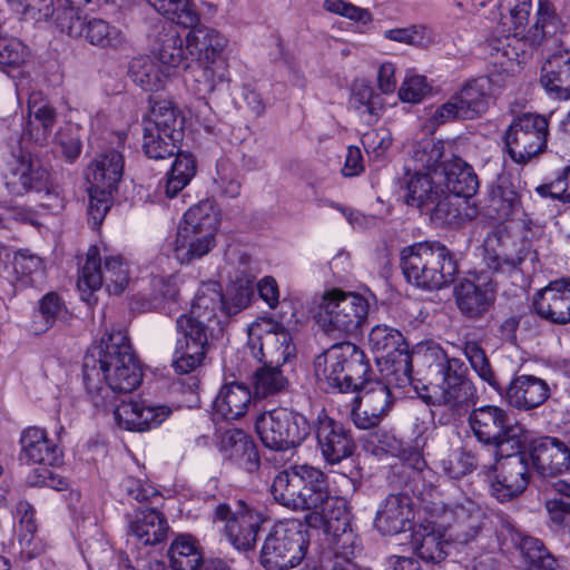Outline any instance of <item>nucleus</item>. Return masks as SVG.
I'll list each match as a JSON object with an SVG mask.
<instances>
[{
	"label": "nucleus",
	"instance_id": "nucleus-63",
	"mask_svg": "<svg viewBox=\"0 0 570 570\" xmlns=\"http://www.w3.org/2000/svg\"><path fill=\"white\" fill-rule=\"evenodd\" d=\"M11 264L14 279L21 282L23 285L31 284L33 282V275L41 274L43 271L42 259L31 254L28 249L16 252Z\"/></svg>",
	"mask_w": 570,
	"mask_h": 570
},
{
	"label": "nucleus",
	"instance_id": "nucleus-52",
	"mask_svg": "<svg viewBox=\"0 0 570 570\" xmlns=\"http://www.w3.org/2000/svg\"><path fill=\"white\" fill-rule=\"evenodd\" d=\"M81 38L91 46L111 50H119L127 42L126 35L122 30L100 18L87 20Z\"/></svg>",
	"mask_w": 570,
	"mask_h": 570
},
{
	"label": "nucleus",
	"instance_id": "nucleus-50",
	"mask_svg": "<svg viewBox=\"0 0 570 570\" xmlns=\"http://www.w3.org/2000/svg\"><path fill=\"white\" fill-rule=\"evenodd\" d=\"M184 80L187 87L200 99L212 94L216 86L227 80V69H220L212 65L196 62L187 68Z\"/></svg>",
	"mask_w": 570,
	"mask_h": 570
},
{
	"label": "nucleus",
	"instance_id": "nucleus-49",
	"mask_svg": "<svg viewBox=\"0 0 570 570\" xmlns=\"http://www.w3.org/2000/svg\"><path fill=\"white\" fill-rule=\"evenodd\" d=\"M452 513L456 539L462 542L474 539L484 525V511L471 500L456 504Z\"/></svg>",
	"mask_w": 570,
	"mask_h": 570
},
{
	"label": "nucleus",
	"instance_id": "nucleus-1",
	"mask_svg": "<svg viewBox=\"0 0 570 570\" xmlns=\"http://www.w3.org/2000/svg\"><path fill=\"white\" fill-rule=\"evenodd\" d=\"M218 313L225 315L224 295L217 282L199 286L188 314L180 315L176 328L183 335L176 347L173 366L178 374H188L197 370L209 348L210 342L223 332V322Z\"/></svg>",
	"mask_w": 570,
	"mask_h": 570
},
{
	"label": "nucleus",
	"instance_id": "nucleus-31",
	"mask_svg": "<svg viewBox=\"0 0 570 570\" xmlns=\"http://www.w3.org/2000/svg\"><path fill=\"white\" fill-rule=\"evenodd\" d=\"M220 451L224 455L247 472L259 466L256 444L249 435L238 429H230L222 434Z\"/></svg>",
	"mask_w": 570,
	"mask_h": 570
},
{
	"label": "nucleus",
	"instance_id": "nucleus-39",
	"mask_svg": "<svg viewBox=\"0 0 570 570\" xmlns=\"http://www.w3.org/2000/svg\"><path fill=\"white\" fill-rule=\"evenodd\" d=\"M367 344L376 361H384L385 364L396 360L399 353H410L403 334L385 324H379L370 331Z\"/></svg>",
	"mask_w": 570,
	"mask_h": 570
},
{
	"label": "nucleus",
	"instance_id": "nucleus-56",
	"mask_svg": "<svg viewBox=\"0 0 570 570\" xmlns=\"http://www.w3.org/2000/svg\"><path fill=\"white\" fill-rule=\"evenodd\" d=\"M178 150L179 148L177 147L174 155L176 158L165 181V194L168 198L177 196L196 174V161L194 157L187 153H178Z\"/></svg>",
	"mask_w": 570,
	"mask_h": 570
},
{
	"label": "nucleus",
	"instance_id": "nucleus-18",
	"mask_svg": "<svg viewBox=\"0 0 570 570\" xmlns=\"http://www.w3.org/2000/svg\"><path fill=\"white\" fill-rule=\"evenodd\" d=\"M316 448L328 464H338L350 458L355 450L351 431L342 422L331 417L322 410L311 424Z\"/></svg>",
	"mask_w": 570,
	"mask_h": 570
},
{
	"label": "nucleus",
	"instance_id": "nucleus-27",
	"mask_svg": "<svg viewBox=\"0 0 570 570\" xmlns=\"http://www.w3.org/2000/svg\"><path fill=\"white\" fill-rule=\"evenodd\" d=\"M442 177L440 184L449 190L451 195L458 198H470L479 189V179L473 168L462 158L451 156L444 159L439 174Z\"/></svg>",
	"mask_w": 570,
	"mask_h": 570
},
{
	"label": "nucleus",
	"instance_id": "nucleus-15",
	"mask_svg": "<svg viewBox=\"0 0 570 570\" xmlns=\"http://www.w3.org/2000/svg\"><path fill=\"white\" fill-rule=\"evenodd\" d=\"M129 279L128 266L120 256L106 257L104 267H101L98 248L90 247L81 268L78 287L81 291L87 288L89 292H95L105 284L110 294L119 295L128 285Z\"/></svg>",
	"mask_w": 570,
	"mask_h": 570
},
{
	"label": "nucleus",
	"instance_id": "nucleus-28",
	"mask_svg": "<svg viewBox=\"0 0 570 570\" xmlns=\"http://www.w3.org/2000/svg\"><path fill=\"white\" fill-rule=\"evenodd\" d=\"M409 544L414 554L426 563H440L446 556L449 542L434 523L419 524L409 535Z\"/></svg>",
	"mask_w": 570,
	"mask_h": 570
},
{
	"label": "nucleus",
	"instance_id": "nucleus-46",
	"mask_svg": "<svg viewBox=\"0 0 570 570\" xmlns=\"http://www.w3.org/2000/svg\"><path fill=\"white\" fill-rule=\"evenodd\" d=\"M70 313L61 299L55 293H47L40 301L38 309L33 312L30 328L35 334H42L51 328L57 322H67Z\"/></svg>",
	"mask_w": 570,
	"mask_h": 570
},
{
	"label": "nucleus",
	"instance_id": "nucleus-41",
	"mask_svg": "<svg viewBox=\"0 0 570 570\" xmlns=\"http://www.w3.org/2000/svg\"><path fill=\"white\" fill-rule=\"evenodd\" d=\"M150 299L144 301L140 305H138L139 301L132 302V309L139 312L163 309L171 313L179 302L180 288L177 277L154 276L150 281Z\"/></svg>",
	"mask_w": 570,
	"mask_h": 570
},
{
	"label": "nucleus",
	"instance_id": "nucleus-61",
	"mask_svg": "<svg viewBox=\"0 0 570 570\" xmlns=\"http://www.w3.org/2000/svg\"><path fill=\"white\" fill-rule=\"evenodd\" d=\"M386 446V451L389 453L393 456H397L402 461L401 473L406 474L407 470H412L411 478L413 481H415L416 478H420L425 471L426 461L417 449L409 444L404 445L401 441L394 438L387 442Z\"/></svg>",
	"mask_w": 570,
	"mask_h": 570
},
{
	"label": "nucleus",
	"instance_id": "nucleus-60",
	"mask_svg": "<svg viewBox=\"0 0 570 570\" xmlns=\"http://www.w3.org/2000/svg\"><path fill=\"white\" fill-rule=\"evenodd\" d=\"M181 224L195 225L198 229L215 234L219 225V210L214 200L204 199L185 213Z\"/></svg>",
	"mask_w": 570,
	"mask_h": 570
},
{
	"label": "nucleus",
	"instance_id": "nucleus-48",
	"mask_svg": "<svg viewBox=\"0 0 570 570\" xmlns=\"http://www.w3.org/2000/svg\"><path fill=\"white\" fill-rule=\"evenodd\" d=\"M561 18L550 0H539L537 20L524 35L531 47H539L543 41L553 37L561 29Z\"/></svg>",
	"mask_w": 570,
	"mask_h": 570
},
{
	"label": "nucleus",
	"instance_id": "nucleus-32",
	"mask_svg": "<svg viewBox=\"0 0 570 570\" xmlns=\"http://www.w3.org/2000/svg\"><path fill=\"white\" fill-rule=\"evenodd\" d=\"M168 530L166 518L156 509H138L129 520V533L145 546L163 542Z\"/></svg>",
	"mask_w": 570,
	"mask_h": 570
},
{
	"label": "nucleus",
	"instance_id": "nucleus-21",
	"mask_svg": "<svg viewBox=\"0 0 570 570\" xmlns=\"http://www.w3.org/2000/svg\"><path fill=\"white\" fill-rule=\"evenodd\" d=\"M533 468L543 478H553L570 471V441L557 438L534 440L529 448Z\"/></svg>",
	"mask_w": 570,
	"mask_h": 570
},
{
	"label": "nucleus",
	"instance_id": "nucleus-37",
	"mask_svg": "<svg viewBox=\"0 0 570 570\" xmlns=\"http://www.w3.org/2000/svg\"><path fill=\"white\" fill-rule=\"evenodd\" d=\"M305 522L312 528L323 527L326 533L344 531L351 525V513L343 499L327 492V499L314 513L306 514Z\"/></svg>",
	"mask_w": 570,
	"mask_h": 570
},
{
	"label": "nucleus",
	"instance_id": "nucleus-43",
	"mask_svg": "<svg viewBox=\"0 0 570 570\" xmlns=\"http://www.w3.org/2000/svg\"><path fill=\"white\" fill-rule=\"evenodd\" d=\"M252 402L249 387L244 383L225 384L214 401V407L226 420H237L248 410Z\"/></svg>",
	"mask_w": 570,
	"mask_h": 570
},
{
	"label": "nucleus",
	"instance_id": "nucleus-10",
	"mask_svg": "<svg viewBox=\"0 0 570 570\" xmlns=\"http://www.w3.org/2000/svg\"><path fill=\"white\" fill-rule=\"evenodd\" d=\"M255 431L265 448L287 451L305 442L311 434V423L296 411L276 407L256 416Z\"/></svg>",
	"mask_w": 570,
	"mask_h": 570
},
{
	"label": "nucleus",
	"instance_id": "nucleus-57",
	"mask_svg": "<svg viewBox=\"0 0 570 570\" xmlns=\"http://www.w3.org/2000/svg\"><path fill=\"white\" fill-rule=\"evenodd\" d=\"M463 205L464 202L460 198L440 191L438 199L425 214H430L431 219L440 225H460L468 216L464 212L465 208L462 207Z\"/></svg>",
	"mask_w": 570,
	"mask_h": 570
},
{
	"label": "nucleus",
	"instance_id": "nucleus-4",
	"mask_svg": "<svg viewBox=\"0 0 570 570\" xmlns=\"http://www.w3.org/2000/svg\"><path fill=\"white\" fill-rule=\"evenodd\" d=\"M462 352L470 362L476 375L504 396L505 401L518 410H532L541 405L550 393L549 385L540 377L533 375H519L513 377L504 389L497 377L490 361L478 341L470 340L462 344Z\"/></svg>",
	"mask_w": 570,
	"mask_h": 570
},
{
	"label": "nucleus",
	"instance_id": "nucleus-6",
	"mask_svg": "<svg viewBox=\"0 0 570 570\" xmlns=\"http://www.w3.org/2000/svg\"><path fill=\"white\" fill-rule=\"evenodd\" d=\"M314 371L326 391L346 393L356 391L367 380L370 363L355 344L342 342L315 357Z\"/></svg>",
	"mask_w": 570,
	"mask_h": 570
},
{
	"label": "nucleus",
	"instance_id": "nucleus-40",
	"mask_svg": "<svg viewBox=\"0 0 570 570\" xmlns=\"http://www.w3.org/2000/svg\"><path fill=\"white\" fill-rule=\"evenodd\" d=\"M311 465H291L276 473L271 485V492L274 500L281 505L289 509L294 508V503L299 498L302 484Z\"/></svg>",
	"mask_w": 570,
	"mask_h": 570
},
{
	"label": "nucleus",
	"instance_id": "nucleus-47",
	"mask_svg": "<svg viewBox=\"0 0 570 570\" xmlns=\"http://www.w3.org/2000/svg\"><path fill=\"white\" fill-rule=\"evenodd\" d=\"M327 492L325 474L321 470L311 466L303 481L299 498L296 499L294 508H289V510L314 513L317 508H321L323 500L327 499Z\"/></svg>",
	"mask_w": 570,
	"mask_h": 570
},
{
	"label": "nucleus",
	"instance_id": "nucleus-55",
	"mask_svg": "<svg viewBox=\"0 0 570 570\" xmlns=\"http://www.w3.org/2000/svg\"><path fill=\"white\" fill-rule=\"evenodd\" d=\"M173 570H197L203 562L197 541L189 534L178 535L168 551Z\"/></svg>",
	"mask_w": 570,
	"mask_h": 570
},
{
	"label": "nucleus",
	"instance_id": "nucleus-58",
	"mask_svg": "<svg viewBox=\"0 0 570 570\" xmlns=\"http://www.w3.org/2000/svg\"><path fill=\"white\" fill-rule=\"evenodd\" d=\"M129 76L146 91H155L163 87L165 75L149 57L134 58L129 65Z\"/></svg>",
	"mask_w": 570,
	"mask_h": 570
},
{
	"label": "nucleus",
	"instance_id": "nucleus-23",
	"mask_svg": "<svg viewBox=\"0 0 570 570\" xmlns=\"http://www.w3.org/2000/svg\"><path fill=\"white\" fill-rule=\"evenodd\" d=\"M116 373V380L105 381V385L96 381V391H87L91 397L92 404L96 407H101L105 411L111 410L118 404L117 394H127L136 390L142 380L141 368L138 362L130 363L127 358V365L121 364Z\"/></svg>",
	"mask_w": 570,
	"mask_h": 570
},
{
	"label": "nucleus",
	"instance_id": "nucleus-35",
	"mask_svg": "<svg viewBox=\"0 0 570 570\" xmlns=\"http://www.w3.org/2000/svg\"><path fill=\"white\" fill-rule=\"evenodd\" d=\"M403 198L409 206L419 208L422 213L430 210L438 199L439 188L428 173L415 169L407 171L402 180Z\"/></svg>",
	"mask_w": 570,
	"mask_h": 570
},
{
	"label": "nucleus",
	"instance_id": "nucleus-34",
	"mask_svg": "<svg viewBox=\"0 0 570 570\" xmlns=\"http://www.w3.org/2000/svg\"><path fill=\"white\" fill-rule=\"evenodd\" d=\"M153 52L167 69L183 68L187 70L189 67L186 37L183 38L173 27L164 29L157 35Z\"/></svg>",
	"mask_w": 570,
	"mask_h": 570
},
{
	"label": "nucleus",
	"instance_id": "nucleus-7",
	"mask_svg": "<svg viewBox=\"0 0 570 570\" xmlns=\"http://www.w3.org/2000/svg\"><path fill=\"white\" fill-rule=\"evenodd\" d=\"M185 118L171 101H155L144 119L142 148L147 157H173L184 137Z\"/></svg>",
	"mask_w": 570,
	"mask_h": 570
},
{
	"label": "nucleus",
	"instance_id": "nucleus-45",
	"mask_svg": "<svg viewBox=\"0 0 570 570\" xmlns=\"http://www.w3.org/2000/svg\"><path fill=\"white\" fill-rule=\"evenodd\" d=\"M350 106L367 125L375 124L384 111V98L380 92L365 83L355 82L350 97Z\"/></svg>",
	"mask_w": 570,
	"mask_h": 570
},
{
	"label": "nucleus",
	"instance_id": "nucleus-2",
	"mask_svg": "<svg viewBox=\"0 0 570 570\" xmlns=\"http://www.w3.org/2000/svg\"><path fill=\"white\" fill-rule=\"evenodd\" d=\"M291 334L279 323L267 322L265 328L261 324L249 328V345L252 353L263 366L253 376L255 394L266 397L284 391L288 385L287 377L281 366L292 353Z\"/></svg>",
	"mask_w": 570,
	"mask_h": 570
},
{
	"label": "nucleus",
	"instance_id": "nucleus-12",
	"mask_svg": "<svg viewBox=\"0 0 570 570\" xmlns=\"http://www.w3.org/2000/svg\"><path fill=\"white\" fill-rule=\"evenodd\" d=\"M469 424L478 441L493 449L494 456L502 454L504 448L518 450L522 444V426L512 422L502 407H476L469 415Z\"/></svg>",
	"mask_w": 570,
	"mask_h": 570
},
{
	"label": "nucleus",
	"instance_id": "nucleus-53",
	"mask_svg": "<svg viewBox=\"0 0 570 570\" xmlns=\"http://www.w3.org/2000/svg\"><path fill=\"white\" fill-rule=\"evenodd\" d=\"M160 16L184 28H194L200 16L194 0H146Z\"/></svg>",
	"mask_w": 570,
	"mask_h": 570
},
{
	"label": "nucleus",
	"instance_id": "nucleus-26",
	"mask_svg": "<svg viewBox=\"0 0 570 570\" xmlns=\"http://www.w3.org/2000/svg\"><path fill=\"white\" fill-rule=\"evenodd\" d=\"M413 502L405 492L391 493L381 503L374 525L383 535H393L405 531L406 524L414 518Z\"/></svg>",
	"mask_w": 570,
	"mask_h": 570
},
{
	"label": "nucleus",
	"instance_id": "nucleus-19",
	"mask_svg": "<svg viewBox=\"0 0 570 570\" xmlns=\"http://www.w3.org/2000/svg\"><path fill=\"white\" fill-rule=\"evenodd\" d=\"M352 419L358 429H372L381 422L392 405L391 391L387 384L377 380H365L355 391Z\"/></svg>",
	"mask_w": 570,
	"mask_h": 570
},
{
	"label": "nucleus",
	"instance_id": "nucleus-42",
	"mask_svg": "<svg viewBox=\"0 0 570 570\" xmlns=\"http://www.w3.org/2000/svg\"><path fill=\"white\" fill-rule=\"evenodd\" d=\"M263 520L254 511H244L232 518L225 527L228 541L239 551H252L255 548L257 533Z\"/></svg>",
	"mask_w": 570,
	"mask_h": 570
},
{
	"label": "nucleus",
	"instance_id": "nucleus-14",
	"mask_svg": "<svg viewBox=\"0 0 570 570\" xmlns=\"http://www.w3.org/2000/svg\"><path fill=\"white\" fill-rule=\"evenodd\" d=\"M490 78H475L462 85L451 98L436 108L432 119L436 125L455 119H474L489 108Z\"/></svg>",
	"mask_w": 570,
	"mask_h": 570
},
{
	"label": "nucleus",
	"instance_id": "nucleus-62",
	"mask_svg": "<svg viewBox=\"0 0 570 570\" xmlns=\"http://www.w3.org/2000/svg\"><path fill=\"white\" fill-rule=\"evenodd\" d=\"M444 145L440 140L423 139L413 150V161L419 169H426L433 171L434 175L440 174L441 166L444 160Z\"/></svg>",
	"mask_w": 570,
	"mask_h": 570
},
{
	"label": "nucleus",
	"instance_id": "nucleus-54",
	"mask_svg": "<svg viewBox=\"0 0 570 570\" xmlns=\"http://www.w3.org/2000/svg\"><path fill=\"white\" fill-rule=\"evenodd\" d=\"M518 537L520 538L518 548L532 570H567L561 561L548 552L539 539L520 534Z\"/></svg>",
	"mask_w": 570,
	"mask_h": 570
},
{
	"label": "nucleus",
	"instance_id": "nucleus-13",
	"mask_svg": "<svg viewBox=\"0 0 570 570\" xmlns=\"http://www.w3.org/2000/svg\"><path fill=\"white\" fill-rule=\"evenodd\" d=\"M548 120L534 114H522L513 119L505 132V145L512 160L527 164L546 150Z\"/></svg>",
	"mask_w": 570,
	"mask_h": 570
},
{
	"label": "nucleus",
	"instance_id": "nucleus-38",
	"mask_svg": "<svg viewBox=\"0 0 570 570\" xmlns=\"http://www.w3.org/2000/svg\"><path fill=\"white\" fill-rule=\"evenodd\" d=\"M28 117L24 134L36 142L42 144L52 130L57 114L41 92L29 94Z\"/></svg>",
	"mask_w": 570,
	"mask_h": 570
},
{
	"label": "nucleus",
	"instance_id": "nucleus-59",
	"mask_svg": "<svg viewBox=\"0 0 570 570\" xmlns=\"http://www.w3.org/2000/svg\"><path fill=\"white\" fill-rule=\"evenodd\" d=\"M80 7L59 0L51 16L56 27L71 38H81L87 19L82 17Z\"/></svg>",
	"mask_w": 570,
	"mask_h": 570
},
{
	"label": "nucleus",
	"instance_id": "nucleus-22",
	"mask_svg": "<svg viewBox=\"0 0 570 570\" xmlns=\"http://www.w3.org/2000/svg\"><path fill=\"white\" fill-rule=\"evenodd\" d=\"M532 306L539 316L551 323H569L570 277L550 282L535 294Z\"/></svg>",
	"mask_w": 570,
	"mask_h": 570
},
{
	"label": "nucleus",
	"instance_id": "nucleus-44",
	"mask_svg": "<svg viewBox=\"0 0 570 570\" xmlns=\"http://www.w3.org/2000/svg\"><path fill=\"white\" fill-rule=\"evenodd\" d=\"M455 302L462 314L476 318L484 314L494 301L493 292L473 282H461L454 289Z\"/></svg>",
	"mask_w": 570,
	"mask_h": 570
},
{
	"label": "nucleus",
	"instance_id": "nucleus-9",
	"mask_svg": "<svg viewBox=\"0 0 570 570\" xmlns=\"http://www.w3.org/2000/svg\"><path fill=\"white\" fill-rule=\"evenodd\" d=\"M309 540L302 521L296 519L277 522L266 535L261 563L267 570H286L304 559Z\"/></svg>",
	"mask_w": 570,
	"mask_h": 570
},
{
	"label": "nucleus",
	"instance_id": "nucleus-30",
	"mask_svg": "<svg viewBox=\"0 0 570 570\" xmlns=\"http://www.w3.org/2000/svg\"><path fill=\"white\" fill-rule=\"evenodd\" d=\"M215 246V234L198 229L195 225L180 224L175 242V256L181 264L202 258Z\"/></svg>",
	"mask_w": 570,
	"mask_h": 570
},
{
	"label": "nucleus",
	"instance_id": "nucleus-17",
	"mask_svg": "<svg viewBox=\"0 0 570 570\" xmlns=\"http://www.w3.org/2000/svg\"><path fill=\"white\" fill-rule=\"evenodd\" d=\"M4 185L12 196H22L35 190L37 193L45 191L47 196L58 197L49 170L39 159L29 154H22L19 157L12 156L4 173Z\"/></svg>",
	"mask_w": 570,
	"mask_h": 570
},
{
	"label": "nucleus",
	"instance_id": "nucleus-29",
	"mask_svg": "<svg viewBox=\"0 0 570 570\" xmlns=\"http://www.w3.org/2000/svg\"><path fill=\"white\" fill-rule=\"evenodd\" d=\"M540 82L556 98H570V50L559 49L550 55L541 68Z\"/></svg>",
	"mask_w": 570,
	"mask_h": 570
},
{
	"label": "nucleus",
	"instance_id": "nucleus-8",
	"mask_svg": "<svg viewBox=\"0 0 570 570\" xmlns=\"http://www.w3.org/2000/svg\"><path fill=\"white\" fill-rule=\"evenodd\" d=\"M368 301L360 294L331 289L318 303L317 323L327 334L354 335L368 315Z\"/></svg>",
	"mask_w": 570,
	"mask_h": 570
},
{
	"label": "nucleus",
	"instance_id": "nucleus-5",
	"mask_svg": "<svg viewBox=\"0 0 570 570\" xmlns=\"http://www.w3.org/2000/svg\"><path fill=\"white\" fill-rule=\"evenodd\" d=\"M429 375L434 380V400L454 414L468 411L475 389L468 377V367L456 357H449L441 348L424 354Z\"/></svg>",
	"mask_w": 570,
	"mask_h": 570
},
{
	"label": "nucleus",
	"instance_id": "nucleus-24",
	"mask_svg": "<svg viewBox=\"0 0 570 570\" xmlns=\"http://www.w3.org/2000/svg\"><path fill=\"white\" fill-rule=\"evenodd\" d=\"M115 420L128 431L144 432L159 426L171 414L165 405H149L145 402H125L114 409Z\"/></svg>",
	"mask_w": 570,
	"mask_h": 570
},
{
	"label": "nucleus",
	"instance_id": "nucleus-36",
	"mask_svg": "<svg viewBox=\"0 0 570 570\" xmlns=\"http://www.w3.org/2000/svg\"><path fill=\"white\" fill-rule=\"evenodd\" d=\"M124 157L115 150L100 154L87 168L86 177L90 185L105 190H115L124 174Z\"/></svg>",
	"mask_w": 570,
	"mask_h": 570
},
{
	"label": "nucleus",
	"instance_id": "nucleus-25",
	"mask_svg": "<svg viewBox=\"0 0 570 570\" xmlns=\"http://www.w3.org/2000/svg\"><path fill=\"white\" fill-rule=\"evenodd\" d=\"M19 461L22 464L57 465L61 462L62 452L51 440L46 430L30 426L20 435Z\"/></svg>",
	"mask_w": 570,
	"mask_h": 570
},
{
	"label": "nucleus",
	"instance_id": "nucleus-33",
	"mask_svg": "<svg viewBox=\"0 0 570 570\" xmlns=\"http://www.w3.org/2000/svg\"><path fill=\"white\" fill-rule=\"evenodd\" d=\"M520 198L507 176H500L489 189L485 205L487 215L494 220L510 219L520 209Z\"/></svg>",
	"mask_w": 570,
	"mask_h": 570
},
{
	"label": "nucleus",
	"instance_id": "nucleus-51",
	"mask_svg": "<svg viewBox=\"0 0 570 570\" xmlns=\"http://www.w3.org/2000/svg\"><path fill=\"white\" fill-rule=\"evenodd\" d=\"M546 509L550 520L557 525L570 528V484L562 479L547 482Z\"/></svg>",
	"mask_w": 570,
	"mask_h": 570
},
{
	"label": "nucleus",
	"instance_id": "nucleus-64",
	"mask_svg": "<svg viewBox=\"0 0 570 570\" xmlns=\"http://www.w3.org/2000/svg\"><path fill=\"white\" fill-rule=\"evenodd\" d=\"M530 255L529 245L522 240L514 253H505L503 256L489 253L485 256V264L493 272L504 273L520 267Z\"/></svg>",
	"mask_w": 570,
	"mask_h": 570
},
{
	"label": "nucleus",
	"instance_id": "nucleus-20",
	"mask_svg": "<svg viewBox=\"0 0 570 570\" xmlns=\"http://www.w3.org/2000/svg\"><path fill=\"white\" fill-rule=\"evenodd\" d=\"M186 36L187 50L196 62L227 69V38L219 31L206 27L189 28Z\"/></svg>",
	"mask_w": 570,
	"mask_h": 570
},
{
	"label": "nucleus",
	"instance_id": "nucleus-11",
	"mask_svg": "<svg viewBox=\"0 0 570 570\" xmlns=\"http://www.w3.org/2000/svg\"><path fill=\"white\" fill-rule=\"evenodd\" d=\"M127 358L130 363L138 362L127 335L121 331H115L104 336L99 345L88 350L83 357V382L87 391H95L96 381L100 377L105 381L116 380V373L121 364L127 365Z\"/></svg>",
	"mask_w": 570,
	"mask_h": 570
},
{
	"label": "nucleus",
	"instance_id": "nucleus-3",
	"mask_svg": "<svg viewBox=\"0 0 570 570\" xmlns=\"http://www.w3.org/2000/svg\"><path fill=\"white\" fill-rule=\"evenodd\" d=\"M400 261L406 281L424 289L449 286L459 273L455 255L438 240L419 242L404 247Z\"/></svg>",
	"mask_w": 570,
	"mask_h": 570
},
{
	"label": "nucleus",
	"instance_id": "nucleus-16",
	"mask_svg": "<svg viewBox=\"0 0 570 570\" xmlns=\"http://www.w3.org/2000/svg\"><path fill=\"white\" fill-rule=\"evenodd\" d=\"M511 454L494 456V464L489 465L494 471V480L491 482V494L499 502H507L519 497L527 489L530 472L528 455L519 449Z\"/></svg>",
	"mask_w": 570,
	"mask_h": 570
}]
</instances>
